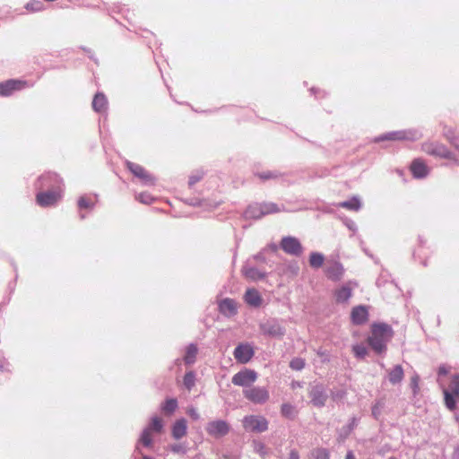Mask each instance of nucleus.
<instances>
[{
  "instance_id": "23",
  "label": "nucleus",
  "mask_w": 459,
  "mask_h": 459,
  "mask_svg": "<svg viewBox=\"0 0 459 459\" xmlns=\"http://www.w3.org/2000/svg\"><path fill=\"white\" fill-rule=\"evenodd\" d=\"M220 311L228 316L237 313L236 302L231 299H224L219 303Z\"/></svg>"
},
{
  "instance_id": "26",
  "label": "nucleus",
  "mask_w": 459,
  "mask_h": 459,
  "mask_svg": "<svg viewBox=\"0 0 459 459\" xmlns=\"http://www.w3.org/2000/svg\"><path fill=\"white\" fill-rule=\"evenodd\" d=\"M351 295L352 291L351 287H349L348 285H343L335 291L336 302L345 303L351 299Z\"/></svg>"
},
{
  "instance_id": "63",
  "label": "nucleus",
  "mask_w": 459,
  "mask_h": 459,
  "mask_svg": "<svg viewBox=\"0 0 459 459\" xmlns=\"http://www.w3.org/2000/svg\"><path fill=\"white\" fill-rule=\"evenodd\" d=\"M389 459H396L395 457H390Z\"/></svg>"
},
{
  "instance_id": "54",
  "label": "nucleus",
  "mask_w": 459,
  "mask_h": 459,
  "mask_svg": "<svg viewBox=\"0 0 459 459\" xmlns=\"http://www.w3.org/2000/svg\"><path fill=\"white\" fill-rule=\"evenodd\" d=\"M345 459H356L352 451H348Z\"/></svg>"
},
{
  "instance_id": "5",
  "label": "nucleus",
  "mask_w": 459,
  "mask_h": 459,
  "mask_svg": "<svg viewBox=\"0 0 459 459\" xmlns=\"http://www.w3.org/2000/svg\"><path fill=\"white\" fill-rule=\"evenodd\" d=\"M61 193V187L40 190L36 195V202L41 207L54 206L60 201Z\"/></svg>"
},
{
  "instance_id": "1",
  "label": "nucleus",
  "mask_w": 459,
  "mask_h": 459,
  "mask_svg": "<svg viewBox=\"0 0 459 459\" xmlns=\"http://www.w3.org/2000/svg\"><path fill=\"white\" fill-rule=\"evenodd\" d=\"M393 333V329L387 324H373L368 343L376 353H385L387 343L391 341Z\"/></svg>"
},
{
  "instance_id": "10",
  "label": "nucleus",
  "mask_w": 459,
  "mask_h": 459,
  "mask_svg": "<svg viewBox=\"0 0 459 459\" xmlns=\"http://www.w3.org/2000/svg\"><path fill=\"white\" fill-rule=\"evenodd\" d=\"M257 374L252 369H244L236 373L231 379L233 385L247 387L255 382Z\"/></svg>"
},
{
  "instance_id": "21",
  "label": "nucleus",
  "mask_w": 459,
  "mask_h": 459,
  "mask_svg": "<svg viewBox=\"0 0 459 459\" xmlns=\"http://www.w3.org/2000/svg\"><path fill=\"white\" fill-rule=\"evenodd\" d=\"M92 108L98 113L106 112L108 108V100L103 93L98 92L95 94L92 100Z\"/></svg>"
},
{
  "instance_id": "13",
  "label": "nucleus",
  "mask_w": 459,
  "mask_h": 459,
  "mask_svg": "<svg viewBox=\"0 0 459 459\" xmlns=\"http://www.w3.org/2000/svg\"><path fill=\"white\" fill-rule=\"evenodd\" d=\"M309 397L314 406L323 407L327 401L328 395L323 385H315L310 387Z\"/></svg>"
},
{
  "instance_id": "25",
  "label": "nucleus",
  "mask_w": 459,
  "mask_h": 459,
  "mask_svg": "<svg viewBox=\"0 0 459 459\" xmlns=\"http://www.w3.org/2000/svg\"><path fill=\"white\" fill-rule=\"evenodd\" d=\"M404 377V371L401 365H395L388 370V380L392 385L400 384Z\"/></svg>"
},
{
  "instance_id": "50",
  "label": "nucleus",
  "mask_w": 459,
  "mask_h": 459,
  "mask_svg": "<svg viewBox=\"0 0 459 459\" xmlns=\"http://www.w3.org/2000/svg\"><path fill=\"white\" fill-rule=\"evenodd\" d=\"M411 387L412 388L413 394H416L419 391V376L415 375L411 378Z\"/></svg>"
},
{
  "instance_id": "40",
  "label": "nucleus",
  "mask_w": 459,
  "mask_h": 459,
  "mask_svg": "<svg viewBox=\"0 0 459 459\" xmlns=\"http://www.w3.org/2000/svg\"><path fill=\"white\" fill-rule=\"evenodd\" d=\"M385 406V401L384 399H379L376 401V403L372 406V416L377 420L379 416L381 415L382 410Z\"/></svg>"
},
{
  "instance_id": "61",
  "label": "nucleus",
  "mask_w": 459,
  "mask_h": 459,
  "mask_svg": "<svg viewBox=\"0 0 459 459\" xmlns=\"http://www.w3.org/2000/svg\"><path fill=\"white\" fill-rule=\"evenodd\" d=\"M255 258H257L258 260H261L260 255H256Z\"/></svg>"
},
{
  "instance_id": "4",
  "label": "nucleus",
  "mask_w": 459,
  "mask_h": 459,
  "mask_svg": "<svg viewBox=\"0 0 459 459\" xmlns=\"http://www.w3.org/2000/svg\"><path fill=\"white\" fill-rule=\"evenodd\" d=\"M260 332L268 337L281 339L285 335L286 329L281 320L275 317H269L259 323Z\"/></svg>"
},
{
  "instance_id": "31",
  "label": "nucleus",
  "mask_w": 459,
  "mask_h": 459,
  "mask_svg": "<svg viewBox=\"0 0 459 459\" xmlns=\"http://www.w3.org/2000/svg\"><path fill=\"white\" fill-rule=\"evenodd\" d=\"M255 176L260 178L262 181L270 179H278L281 174L276 170H266L262 172H255Z\"/></svg>"
},
{
  "instance_id": "14",
  "label": "nucleus",
  "mask_w": 459,
  "mask_h": 459,
  "mask_svg": "<svg viewBox=\"0 0 459 459\" xmlns=\"http://www.w3.org/2000/svg\"><path fill=\"white\" fill-rule=\"evenodd\" d=\"M254 349L249 343H240L234 350V358L241 364L247 363L254 356Z\"/></svg>"
},
{
  "instance_id": "47",
  "label": "nucleus",
  "mask_w": 459,
  "mask_h": 459,
  "mask_svg": "<svg viewBox=\"0 0 459 459\" xmlns=\"http://www.w3.org/2000/svg\"><path fill=\"white\" fill-rule=\"evenodd\" d=\"M446 137L450 141L451 144H453L455 148L459 152V137L455 136L454 133L450 131L446 133Z\"/></svg>"
},
{
  "instance_id": "48",
  "label": "nucleus",
  "mask_w": 459,
  "mask_h": 459,
  "mask_svg": "<svg viewBox=\"0 0 459 459\" xmlns=\"http://www.w3.org/2000/svg\"><path fill=\"white\" fill-rule=\"evenodd\" d=\"M254 449L256 453H258L259 455H261L263 456L266 455L265 446L262 442L255 441L254 442Z\"/></svg>"
},
{
  "instance_id": "28",
  "label": "nucleus",
  "mask_w": 459,
  "mask_h": 459,
  "mask_svg": "<svg viewBox=\"0 0 459 459\" xmlns=\"http://www.w3.org/2000/svg\"><path fill=\"white\" fill-rule=\"evenodd\" d=\"M245 217L247 219H260V218H262L263 212L261 210L260 204H250L245 212Z\"/></svg>"
},
{
  "instance_id": "53",
  "label": "nucleus",
  "mask_w": 459,
  "mask_h": 459,
  "mask_svg": "<svg viewBox=\"0 0 459 459\" xmlns=\"http://www.w3.org/2000/svg\"><path fill=\"white\" fill-rule=\"evenodd\" d=\"M447 372H448V371H447V369L446 368V367H444V366L439 367V368H438V374H439V375H446V374H447Z\"/></svg>"
},
{
  "instance_id": "33",
  "label": "nucleus",
  "mask_w": 459,
  "mask_h": 459,
  "mask_svg": "<svg viewBox=\"0 0 459 459\" xmlns=\"http://www.w3.org/2000/svg\"><path fill=\"white\" fill-rule=\"evenodd\" d=\"M169 449L176 455H186L189 448L186 442H180L169 445Z\"/></svg>"
},
{
  "instance_id": "42",
  "label": "nucleus",
  "mask_w": 459,
  "mask_h": 459,
  "mask_svg": "<svg viewBox=\"0 0 459 459\" xmlns=\"http://www.w3.org/2000/svg\"><path fill=\"white\" fill-rule=\"evenodd\" d=\"M25 8L28 11L38 12V11H40L43 9V3L39 0H33V1L29 2L25 5Z\"/></svg>"
},
{
  "instance_id": "36",
  "label": "nucleus",
  "mask_w": 459,
  "mask_h": 459,
  "mask_svg": "<svg viewBox=\"0 0 459 459\" xmlns=\"http://www.w3.org/2000/svg\"><path fill=\"white\" fill-rule=\"evenodd\" d=\"M183 384L187 390H191L195 384V374L194 371L186 372L183 378Z\"/></svg>"
},
{
  "instance_id": "45",
  "label": "nucleus",
  "mask_w": 459,
  "mask_h": 459,
  "mask_svg": "<svg viewBox=\"0 0 459 459\" xmlns=\"http://www.w3.org/2000/svg\"><path fill=\"white\" fill-rule=\"evenodd\" d=\"M290 367L293 370H301L305 367V360L301 358H294L290 362Z\"/></svg>"
},
{
  "instance_id": "27",
  "label": "nucleus",
  "mask_w": 459,
  "mask_h": 459,
  "mask_svg": "<svg viewBox=\"0 0 459 459\" xmlns=\"http://www.w3.org/2000/svg\"><path fill=\"white\" fill-rule=\"evenodd\" d=\"M198 352L197 346L194 343L189 344L186 349V354L184 356V362L186 365H192L195 362L196 355Z\"/></svg>"
},
{
  "instance_id": "22",
  "label": "nucleus",
  "mask_w": 459,
  "mask_h": 459,
  "mask_svg": "<svg viewBox=\"0 0 459 459\" xmlns=\"http://www.w3.org/2000/svg\"><path fill=\"white\" fill-rule=\"evenodd\" d=\"M242 273L246 278L252 280V281L262 280L265 277L264 272L258 270L255 266H249L247 264L243 266Z\"/></svg>"
},
{
  "instance_id": "34",
  "label": "nucleus",
  "mask_w": 459,
  "mask_h": 459,
  "mask_svg": "<svg viewBox=\"0 0 459 459\" xmlns=\"http://www.w3.org/2000/svg\"><path fill=\"white\" fill-rule=\"evenodd\" d=\"M358 424V419L356 417H352L350 420V422L342 429L341 432H340V437L342 439H345L350 434L351 432L354 429V428L357 426Z\"/></svg>"
},
{
  "instance_id": "29",
  "label": "nucleus",
  "mask_w": 459,
  "mask_h": 459,
  "mask_svg": "<svg viewBox=\"0 0 459 459\" xmlns=\"http://www.w3.org/2000/svg\"><path fill=\"white\" fill-rule=\"evenodd\" d=\"M338 206L345 208L347 210L357 212L361 208V202L357 196H353L350 200L340 203Z\"/></svg>"
},
{
  "instance_id": "8",
  "label": "nucleus",
  "mask_w": 459,
  "mask_h": 459,
  "mask_svg": "<svg viewBox=\"0 0 459 459\" xmlns=\"http://www.w3.org/2000/svg\"><path fill=\"white\" fill-rule=\"evenodd\" d=\"M205 430L211 437L221 438L230 432V426L223 420H212L207 423Z\"/></svg>"
},
{
  "instance_id": "32",
  "label": "nucleus",
  "mask_w": 459,
  "mask_h": 459,
  "mask_svg": "<svg viewBox=\"0 0 459 459\" xmlns=\"http://www.w3.org/2000/svg\"><path fill=\"white\" fill-rule=\"evenodd\" d=\"M325 257L323 254L318 252H312L309 256V264L313 268H319L323 265Z\"/></svg>"
},
{
  "instance_id": "11",
  "label": "nucleus",
  "mask_w": 459,
  "mask_h": 459,
  "mask_svg": "<svg viewBox=\"0 0 459 459\" xmlns=\"http://www.w3.org/2000/svg\"><path fill=\"white\" fill-rule=\"evenodd\" d=\"M126 167L134 174V176L141 179L144 185H154L155 178L141 165L131 161H126Z\"/></svg>"
},
{
  "instance_id": "35",
  "label": "nucleus",
  "mask_w": 459,
  "mask_h": 459,
  "mask_svg": "<svg viewBox=\"0 0 459 459\" xmlns=\"http://www.w3.org/2000/svg\"><path fill=\"white\" fill-rule=\"evenodd\" d=\"M178 408V401L174 398L167 399L162 404L161 409L167 414L173 413Z\"/></svg>"
},
{
  "instance_id": "19",
  "label": "nucleus",
  "mask_w": 459,
  "mask_h": 459,
  "mask_svg": "<svg viewBox=\"0 0 459 459\" xmlns=\"http://www.w3.org/2000/svg\"><path fill=\"white\" fill-rule=\"evenodd\" d=\"M368 312L365 306H357L352 308L351 318L354 325H362L368 321Z\"/></svg>"
},
{
  "instance_id": "6",
  "label": "nucleus",
  "mask_w": 459,
  "mask_h": 459,
  "mask_svg": "<svg viewBox=\"0 0 459 459\" xmlns=\"http://www.w3.org/2000/svg\"><path fill=\"white\" fill-rule=\"evenodd\" d=\"M243 428L247 431L261 433L268 429V421L263 416L248 415L242 420Z\"/></svg>"
},
{
  "instance_id": "9",
  "label": "nucleus",
  "mask_w": 459,
  "mask_h": 459,
  "mask_svg": "<svg viewBox=\"0 0 459 459\" xmlns=\"http://www.w3.org/2000/svg\"><path fill=\"white\" fill-rule=\"evenodd\" d=\"M280 247L286 254L290 255L300 256L303 253L302 245L295 237H283L281 240Z\"/></svg>"
},
{
  "instance_id": "52",
  "label": "nucleus",
  "mask_w": 459,
  "mask_h": 459,
  "mask_svg": "<svg viewBox=\"0 0 459 459\" xmlns=\"http://www.w3.org/2000/svg\"><path fill=\"white\" fill-rule=\"evenodd\" d=\"M289 459H299V452L296 449L290 450Z\"/></svg>"
},
{
  "instance_id": "38",
  "label": "nucleus",
  "mask_w": 459,
  "mask_h": 459,
  "mask_svg": "<svg viewBox=\"0 0 459 459\" xmlns=\"http://www.w3.org/2000/svg\"><path fill=\"white\" fill-rule=\"evenodd\" d=\"M444 398H445V404L450 411H454L455 409V400L453 396V394H451L448 390L444 389Z\"/></svg>"
},
{
  "instance_id": "43",
  "label": "nucleus",
  "mask_w": 459,
  "mask_h": 459,
  "mask_svg": "<svg viewBox=\"0 0 459 459\" xmlns=\"http://www.w3.org/2000/svg\"><path fill=\"white\" fill-rule=\"evenodd\" d=\"M135 198L137 201L144 204H152V201L154 200V198L149 193L146 192L137 194L135 195Z\"/></svg>"
},
{
  "instance_id": "15",
  "label": "nucleus",
  "mask_w": 459,
  "mask_h": 459,
  "mask_svg": "<svg viewBox=\"0 0 459 459\" xmlns=\"http://www.w3.org/2000/svg\"><path fill=\"white\" fill-rule=\"evenodd\" d=\"M327 278L333 281H339L342 279L345 269L338 261L329 262L325 269Z\"/></svg>"
},
{
  "instance_id": "46",
  "label": "nucleus",
  "mask_w": 459,
  "mask_h": 459,
  "mask_svg": "<svg viewBox=\"0 0 459 459\" xmlns=\"http://www.w3.org/2000/svg\"><path fill=\"white\" fill-rule=\"evenodd\" d=\"M78 206L80 209H92L94 204L86 196H81L78 200Z\"/></svg>"
},
{
  "instance_id": "56",
  "label": "nucleus",
  "mask_w": 459,
  "mask_h": 459,
  "mask_svg": "<svg viewBox=\"0 0 459 459\" xmlns=\"http://www.w3.org/2000/svg\"><path fill=\"white\" fill-rule=\"evenodd\" d=\"M221 459H235V458H232V457L229 456V455H223L221 457Z\"/></svg>"
},
{
  "instance_id": "60",
  "label": "nucleus",
  "mask_w": 459,
  "mask_h": 459,
  "mask_svg": "<svg viewBox=\"0 0 459 459\" xmlns=\"http://www.w3.org/2000/svg\"><path fill=\"white\" fill-rule=\"evenodd\" d=\"M312 92L316 93V89L315 88H311L310 90Z\"/></svg>"
},
{
  "instance_id": "44",
  "label": "nucleus",
  "mask_w": 459,
  "mask_h": 459,
  "mask_svg": "<svg viewBox=\"0 0 459 459\" xmlns=\"http://www.w3.org/2000/svg\"><path fill=\"white\" fill-rule=\"evenodd\" d=\"M452 394L459 397V374L454 375L450 384Z\"/></svg>"
},
{
  "instance_id": "7",
  "label": "nucleus",
  "mask_w": 459,
  "mask_h": 459,
  "mask_svg": "<svg viewBox=\"0 0 459 459\" xmlns=\"http://www.w3.org/2000/svg\"><path fill=\"white\" fill-rule=\"evenodd\" d=\"M246 399L255 404L265 403L270 397L268 390L264 386H252L243 390Z\"/></svg>"
},
{
  "instance_id": "39",
  "label": "nucleus",
  "mask_w": 459,
  "mask_h": 459,
  "mask_svg": "<svg viewBox=\"0 0 459 459\" xmlns=\"http://www.w3.org/2000/svg\"><path fill=\"white\" fill-rule=\"evenodd\" d=\"M352 351L358 359H364L368 355V349L364 344H356L352 347Z\"/></svg>"
},
{
  "instance_id": "18",
  "label": "nucleus",
  "mask_w": 459,
  "mask_h": 459,
  "mask_svg": "<svg viewBox=\"0 0 459 459\" xmlns=\"http://www.w3.org/2000/svg\"><path fill=\"white\" fill-rule=\"evenodd\" d=\"M187 433V421L185 418L177 420L171 427V436L174 439L179 440Z\"/></svg>"
},
{
  "instance_id": "58",
  "label": "nucleus",
  "mask_w": 459,
  "mask_h": 459,
  "mask_svg": "<svg viewBox=\"0 0 459 459\" xmlns=\"http://www.w3.org/2000/svg\"><path fill=\"white\" fill-rule=\"evenodd\" d=\"M80 217H81V219H82V220H83V219L85 218V215H84V214H82V213H81V214H80Z\"/></svg>"
},
{
  "instance_id": "59",
  "label": "nucleus",
  "mask_w": 459,
  "mask_h": 459,
  "mask_svg": "<svg viewBox=\"0 0 459 459\" xmlns=\"http://www.w3.org/2000/svg\"><path fill=\"white\" fill-rule=\"evenodd\" d=\"M3 368V361L0 359V370Z\"/></svg>"
},
{
  "instance_id": "55",
  "label": "nucleus",
  "mask_w": 459,
  "mask_h": 459,
  "mask_svg": "<svg viewBox=\"0 0 459 459\" xmlns=\"http://www.w3.org/2000/svg\"><path fill=\"white\" fill-rule=\"evenodd\" d=\"M453 459H459V446L454 451Z\"/></svg>"
},
{
  "instance_id": "16",
  "label": "nucleus",
  "mask_w": 459,
  "mask_h": 459,
  "mask_svg": "<svg viewBox=\"0 0 459 459\" xmlns=\"http://www.w3.org/2000/svg\"><path fill=\"white\" fill-rule=\"evenodd\" d=\"M422 150L430 155L437 156L441 158H451V152L448 149L443 145L437 143H426L422 145Z\"/></svg>"
},
{
  "instance_id": "51",
  "label": "nucleus",
  "mask_w": 459,
  "mask_h": 459,
  "mask_svg": "<svg viewBox=\"0 0 459 459\" xmlns=\"http://www.w3.org/2000/svg\"><path fill=\"white\" fill-rule=\"evenodd\" d=\"M187 414L193 419V420H199L200 415L195 408H189L187 410Z\"/></svg>"
},
{
  "instance_id": "12",
  "label": "nucleus",
  "mask_w": 459,
  "mask_h": 459,
  "mask_svg": "<svg viewBox=\"0 0 459 459\" xmlns=\"http://www.w3.org/2000/svg\"><path fill=\"white\" fill-rule=\"evenodd\" d=\"M61 178L55 173H47L42 175L38 181L36 186L39 190H48L53 188L61 187Z\"/></svg>"
},
{
  "instance_id": "57",
  "label": "nucleus",
  "mask_w": 459,
  "mask_h": 459,
  "mask_svg": "<svg viewBox=\"0 0 459 459\" xmlns=\"http://www.w3.org/2000/svg\"><path fill=\"white\" fill-rule=\"evenodd\" d=\"M142 459H152V458L151 456H148V455H143Z\"/></svg>"
},
{
  "instance_id": "30",
  "label": "nucleus",
  "mask_w": 459,
  "mask_h": 459,
  "mask_svg": "<svg viewBox=\"0 0 459 459\" xmlns=\"http://www.w3.org/2000/svg\"><path fill=\"white\" fill-rule=\"evenodd\" d=\"M260 205L261 210L263 212V216L284 211L283 206L280 207L278 204L274 203H262L260 204Z\"/></svg>"
},
{
  "instance_id": "20",
  "label": "nucleus",
  "mask_w": 459,
  "mask_h": 459,
  "mask_svg": "<svg viewBox=\"0 0 459 459\" xmlns=\"http://www.w3.org/2000/svg\"><path fill=\"white\" fill-rule=\"evenodd\" d=\"M411 170L416 178H425L429 173L427 165L420 159L412 161Z\"/></svg>"
},
{
  "instance_id": "62",
  "label": "nucleus",
  "mask_w": 459,
  "mask_h": 459,
  "mask_svg": "<svg viewBox=\"0 0 459 459\" xmlns=\"http://www.w3.org/2000/svg\"><path fill=\"white\" fill-rule=\"evenodd\" d=\"M255 258H257L258 260H261L260 255H256Z\"/></svg>"
},
{
  "instance_id": "2",
  "label": "nucleus",
  "mask_w": 459,
  "mask_h": 459,
  "mask_svg": "<svg viewBox=\"0 0 459 459\" xmlns=\"http://www.w3.org/2000/svg\"><path fill=\"white\" fill-rule=\"evenodd\" d=\"M163 429L162 420L157 416L151 419L149 425L143 430L138 444L136 445L135 451L142 454L139 445L142 444L145 447L152 446V432L160 433Z\"/></svg>"
},
{
  "instance_id": "17",
  "label": "nucleus",
  "mask_w": 459,
  "mask_h": 459,
  "mask_svg": "<svg viewBox=\"0 0 459 459\" xmlns=\"http://www.w3.org/2000/svg\"><path fill=\"white\" fill-rule=\"evenodd\" d=\"M25 82L19 80H8L0 82V95L7 97L13 94L17 90L22 89Z\"/></svg>"
},
{
  "instance_id": "3",
  "label": "nucleus",
  "mask_w": 459,
  "mask_h": 459,
  "mask_svg": "<svg viewBox=\"0 0 459 459\" xmlns=\"http://www.w3.org/2000/svg\"><path fill=\"white\" fill-rule=\"evenodd\" d=\"M422 137V134L418 129H406L400 131H393L381 134L375 138V142L383 141H411L414 142Z\"/></svg>"
},
{
  "instance_id": "37",
  "label": "nucleus",
  "mask_w": 459,
  "mask_h": 459,
  "mask_svg": "<svg viewBox=\"0 0 459 459\" xmlns=\"http://www.w3.org/2000/svg\"><path fill=\"white\" fill-rule=\"evenodd\" d=\"M314 459H330L329 451L326 448L318 447L311 451Z\"/></svg>"
},
{
  "instance_id": "49",
  "label": "nucleus",
  "mask_w": 459,
  "mask_h": 459,
  "mask_svg": "<svg viewBox=\"0 0 459 459\" xmlns=\"http://www.w3.org/2000/svg\"><path fill=\"white\" fill-rule=\"evenodd\" d=\"M203 178V173H195V174H193L189 177V180H188V185L190 186H194L195 184H196L198 181H200Z\"/></svg>"
},
{
  "instance_id": "24",
  "label": "nucleus",
  "mask_w": 459,
  "mask_h": 459,
  "mask_svg": "<svg viewBox=\"0 0 459 459\" xmlns=\"http://www.w3.org/2000/svg\"><path fill=\"white\" fill-rule=\"evenodd\" d=\"M245 301L251 307H258L262 304V298L256 290L248 289L245 294Z\"/></svg>"
},
{
  "instance_id": "41",
  "label": "nucleus",
  "mask_w": 459,
  "mask_h": 459,
  "mask_svg": "<svg viewBox=\"0 0 459 459\" xmlns=\"http://www.w3.org/2000/svg\"><path fill=\"white\" fill-rule=\"evenodd\" d=\"M281 412L282 416L288 419H293L295 417V408L290 403H283L281 405Z\"/></svg>"
}]
</instances>
